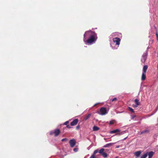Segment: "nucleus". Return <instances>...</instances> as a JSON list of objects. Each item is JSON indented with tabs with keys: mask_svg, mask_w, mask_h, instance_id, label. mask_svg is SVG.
<instances>
[{
	"mask_svg": "<svg viewBox=\"0 0 158 158\" xmlns=\"http://www.w3.org/2000/svg\"><path fill=\"white\" fill-rule=\"evenodd\" d=\"M98 38L97 34L94 32L87 31L84 35V41L86 44H91L94 43Z\"/></svg>",
	"mask_w": 158,
	"mask_h": 158,
	"instance_id": "obj_1",
	"label": "nucleus"
},
{
	"mask_svg": "<svg viewBox=\"0 0 158 158\" xmlns=\"http://www.w3.org/2000/svg\"><path fill=\"white\" fill-rule=\"evenodd\" d=\"M154 154V152L152 151L147 152L142 155L140 158H146L148 156V158H152Z\"/></svg>",
	"mask_w": 158,
	"mask_h": 158,
	"instance_id": "obj_2",
	"label": "nucleus"
},
{
	"mask_svg": "<svg viewBox=\"0 0 158 158\" xmlns=\"http://www.w3.org/2000/svg\"><path fill=\"white\" fill-rule=\"evenodd\" d=\"M100 114L102 115H104L107 114V112L106 109L104 107H101L100 110Z\"/></svg>",
	"mask_w": 158,
	"mask_h": 158,
	"instance_id": "obj_3",
	"label": "nucleus"
},
{
	"mask_svg": "<svg viewBox=\"0 0 158 158\" xmlns=\"http://www.w3.org/2000/svg\"><path fill=\"white\" fill-rule=\"evenodd\" d=\"M105 149L103 148H101L99 151V153L103 157H106L107 156V154L104 152Z\"/></svg>",
	"mask_w": 158,
	"mask_h": 158,
	"instance_id": "obj_4",
	"label": "nucleus"
},
{
	"mask_svg": "<svg viewBox=\"0 0 158 158\" xmlns=\"http://www.w3.org/2000/svg\"><path fill=\"white\" fill-rule=\"evenodd\" d=\"M147 53H144L143 54L141 60V61L143 63L145 62L147 58Z\"/></svg>",
	"mask_w": 158,
	"mask_h": 158,
	"instance_id": "obj_5",
	"label": "nucleus"
},
{
	"mask_svg": "<svg viewBox=\"0 0 158 158\" xmlns=\"http://www.w3.org/2000/svg\"><path fill=\"white\" fill-rule=\"evenodd\" d=\"M120 41L121 39L118 37H115L113 39V41L114 43H115L117 45H119Z\"/></svg>",
	"mask_w": 158,
	"mask_h": 158,
	"instance_id": "obj_6",
	"label": "nucleus"
},
{
	"mask_svg": "<svg viewBox=\"0 0 158 158\" xmlns=\"http://www.w3.org/2000/svg\"><path fill=\"white\" fill-rule=\"evenodd\" d=\"M76 142L75 139H72L70 140V145L72 148L76 144Z\"/></svg>",
	"mask_w": 158,
	"mask_h": 158,
	"instance_id": "obj_7",
	"label": "nucleus"
},
{
	"mask_svg": "<svg viewBox=\"0 0 158 158\" xmlns=\"http://www.w3.org/2000/svg\"><path fill=\"white\" fill-rule=\"evenodd\" d=\"M53 133H54V136H57L60 134V131L59 129H55L54 130Z\"/></svg>",
	"mask_w": 158,
	"mask_h": 158,
	"instance_id": "obj_8",
	"label": "nucleus"
},
{
	"mask_svg": "<svg viewBox=\"0 0 158 158\" xmlns=\"http://www.w3.org/2000/svg\"><path fill=\"white\" fill-rule=\"evenodd\" d=\"M78 122V119H75L71 123L70 125L72 126H75L77 123Z\"/></svg>",
	"mask_w": 158,
	"mask_h": 158,
	"instance_id": "obj_9",
	"label": "nucleus"
},
{
	"mask_svg": "<svg viewBox=\"0 0 158 158\" xmlns=\"http://www.w3.org/2000/svg\"><path fill=\"white\" fill-rule=\"evenodd\" d=\"M142 152L141 151H137L135 152L134 154L136 157H138L140 156Z\"/></svg>",
	"mask_w": 158,
	"mask_h": 158,
	"instance_id": "obj_10",
	"label": "nucleus"
},
{
	"mask_svg": "<svg viewBox=\"0 0 158 158\" xmlns=\"http://www.w3.org/2000/svg\"><path fill=\"white\" fill-rule=\"evenodd\" d=\"M146 73H143L142 74V77H141V80L143 81L145 80L146 78Z\"/></svg>",
	"mask_w": 158,
	"mask_h": 158,
	"instance_id": "obj_11",
	"label": "nucleus"
},
{
	"mask_svg": "<svg viewBox=\"0 0 158 158\" xmlns=\"http://www.w3.org/2000/svg\"><path fill=\"white\" fill-rule=\"evenodd\" d=\"M148 68V66L147 65H144L143 69V73H146Z\"/></svg>",
	"mask_w": 158,
	"mask_h": 158,
	"instance_id": "obj_12",
	"label": "nucleus"
},
{
	"mask_svg": "<svg viewBox=\"0 0 158 158\" xmlns=\"http://www.w3.org/2000/svg\"><path fill=\"white\" fill-rule=\"evenodd\" d=\"M120 130L118 129H116L114 130H113L112 131H111L110 132V134H113V133H115L117 132H120Z\"/></svg>",
	"mask_w": 158,
	"mask_h": 158,
	"instance_id": "obj_13",
	"label": "nucleus"
},
{
	"mask_svg": "<svg viewBox=\"0 0 158 158\" xmlns=\"http://www.w3.org/2000/svg\"><path fill=\"white\" fill-rule=\"evenodd\" d=\"M99 129V128L98 127L94 126L93 127V131H96L98 130Z\"/></svg>",
	"mask_w": 158,
	"mask_h": 158,
	"instance_id": "obj_14",
	"label": "nucleus"
},
{
	"mask_svg": "<svg viewBox=\"0 0 158 158\" xmlns=\"http://www.w3.org/2000/svg\"><path fill=\"white\" fill-rule=\"evenodd\" d=\"M149 132V130H145L141 132L140 134H142L145 133H148Z\"/></svg>",
	"mask_w": 158,
	"mask_h": 158,
	"instance_id": "obj_15",
	"label": "nucleus"
},
{
	"mask_svg": "<svg viewBox=\"0 0 158 158\" xmlns=\"http://www.w3.org/2000/svg\"><path fill=\"white\" fill-rule=\"evenodd\" d=\"M91 114H89L86 116L84 117V120H87L88 119H89L90 118V117L91 116Z\"/></svg>",
	"mask_w": 158,
	"mask_h": 158,
	"instance_id": "obj_16",
	"label": "nucleus"
},
{
	"mask_svg": "<svg viewBox=\"0 0 158 158\" xmlns=\"http://www.w3.org/2000/svg\"><path fill=\"white\" fill-rule=\"evenodd\" d=\"M127 132V131H123L119 133H117L115 135H121L123 134H124L126 133Z\"/></svg>",
	"mask_w": 158,
	"mask_h": 158,
	"instance_id": "obj_17",
	"label": "nucleus"
},
{
	"mask_svg": "<svg viewBox=\"0 0 158 158\" xmlns=\"http://www.w3.org/2000/svg\"><path fill=\"white\" fill-rule=\"evenodd\" d=\"M113 143H109L106 144L103 147L104 148H106L108 147L109 146H111Z\"/></svg>",
	"mask_w": 158,
	"mask_h": 158,
	"instance_id": "obj_18",
	"label": "nucleus"
},
{
	"mask_svg": "<svg viewBox=\"0 0 158 158\" xmlns=\"http://www.w3.org/2000/svg\"><path fill=\"white\" fill-rule=\"evenodd\" d=\"M135 103L136 104L137 106H138L140 104V102H139V100L138 99H136L135 100Z\"/></svg>",
	"mask_w": 158,
	"mask_h": 158,
	"instance_id": "obj_19",
	"label": "nucleus"
},
{
	"mask_svg": "<svg viewBox=\"0 0 158 158\" xmlns=\"http://www.w3.org/2000/svg\"><path fill=\"white\" fill-rule=\"evenodd\" d=\"M128 110H129L131 112H132L133 113H134V111L133 109H132V108H131L130 107H128Z\"/></svg>",
	"mask_w": 158,
	"mask_h": 158,
	"instance_id": "obj_20",
	"label": "nucleus"
},
{
	"mask_svg": "<svg viewBox=\"0 0 158 158\" xmlns=\"http://www.w3.org/2000/svg\"><path fill=\"white\" fill-rule=\"evenodd\" d=\"M98 152H99L98 150H96L94 151L93 154H94V155H95Z\"/></svg>",
	"mask_w": 158,
	"mask_h": 158,
	"instance_id": "obj_21",
	"label": "nucleus"
},
{
	"mask_svg": "<svg viewBox=\"0 0 158 158\" xmlns=\"http://www.w3.org/2000/svg\"><path fill=\"white\" fill-rule=\"evenodd\" d=\"M78 148H75L73 149V151L74 152H77L78 151Z\"/></svg>",
	"mask_w": 158,
	"mask_h": 158,
	"instance_id": "obj_22",
	"label": "nucleus"
},
{
	"mask_svg": "<svg viewBox=\"0 0 158 158\" xmlns=\"http://www.w3.org/2000/svg\"><path fill=\"white\" fill-rule=\"evenodd\" d=\"M114 121L112 120V121H110V122L109 123V124L110 125H112L113 124H114Z\"/></svg>",
	"mask_w": 158,
	"mask_h": 158,
	"instance_id": "obj_23",
	"label": "nucleus"
},
{
	"mask_svg": "<svg viewBox=\"0 0 158 158\" xmlns=\"http://www.w3.org/2000/svg\"><path fill=\"white\" fill-rule=\"evenodd\" d=\"M117 99V98H114L113 99H111V101L112 102H114V101H116Z\"/></svg>",
	"mask_w": 158,
	"mask_h": 158,
	"instance_id": "obj_24",
	"label": "nucleus"
},
{
	"mask_svg": "<svg viewBox=\"0 0 158 158\" xmlns=\"http://www.w3.org/2000/svg\"><path fill=\"white\" fill-rule=\"evenodd\" d=\"M95 155H94L93 153V155L91 156L90 158H96Z\"/></svg>",
	"mask_w": 158,
	"mask_h": 158,
	"instance_id": "obj_25",
	"label": "nucleus"
},
{
	"mask_svg": "<svg viewBox=\"0 0 158 158\" xmlns=\"http://www.w3.org/2000/svg\"><path fill=\"white\" fill-rule=\"evenodd\" d=\"M54 131H51L50 133V135H52L53 134L54 135V133H53Z\"/></svg>",
	"mask_w": 158,
	"mask_h": 158,
	"instance_id": "obj_26",
	"label": "nucleus"
},
{
	"mask_svg": "<svg viewBox=\"0 0 158 158\" xmlns=\"http://www.w3.org/2000/svg\"><path fill=\"white\" fill-rule=\"evenodd\" d=\"M69 123V121H67L66 122H65L64 123V125H67Z\"/></svg>",
	"mask_w": 158,
	"mask_h": 158,
	"instance_id": "obj_27",
	"label": "nucleus"
},
{
	"mask_svg": "<svg viewBox=\"0 0 158 158\" xmlns=\"http://www.w3.org/2000/svg\"><path fill=\"white\" fill-rule=\"evenodd\" d=\"M80 126L79 125H77L76 127V129L77 130H78L79 128H80Z\"/></svg>",
	"mask_w": 158,
	"mask_h": 158,
	"instance_id": "obj_28",
	"label": "nucleus"
},
{
	"mask_svg": "<svg viewBox=\"0 0 158 158\" xmlns=\"http://www.w3.org/2000/svg\"><path fill=\"white\" fill-rule=\"evenodd\" d=\"M156 34L157 37V40H158V34L157 32H156Z\"/></svg>",
	"mask_w": 158,
	"mask_h": 158,
	"instance_id": "obj_29",
	"label": "nucleus"
},
{
	"mask_svg": "<svg viewBox=\"0 0 158 158\" xmlns=\"http://www.w3.org/2000/svg\"><path fill=\"white\" fill-rule=\"evenodd\" d=\"M137 106V105H133V107H137V106Z\"/></svg>",
	"mask_w": 158,
	"mask_h": 158,
	"instance_id": "obj_30",
	"label": "nucleus"
},
{
	"mask_svg": "<svg viewBox=\"0 0 158 158\" xmlns=\"http://www.w3.org/2000/svg\"><path fill=\"white\" fill-rule=\"evenodd\" d=\"M66 140V139H63L62 140V141H64Z\"/></svg>",
	"mask_w": 158,
	"mask_h": 158,
	"instance_id": "obj_31",
	"label": "nucleus"
},
{
	"mask_svg": "<svg viewBox=\"0 0 158 158\" xmlns=\"http://www.w3.org/2000/svg\"><path fill=\"white\" fill-rule=\"evenodd\" d=\"M127 137H126L125 138H124L123 139H124V140H125V139H127Z\"/></svg>",
	"mask_w": 158,
	"mask_h": 158,
	"instance_id": "obj_32",
	"label": "nucleus"
},
{
	"mask_svg": "<svg viewBox=\"0 0 158 158\" xmlns=\"http://www.w3.org/2000/svg\"><path fill=\"white\" fill-rule=\"evenodd\" d=\"M67 127H68V128H69V125H67Z\"/></svg>",
	"mask_w": 158,
	"mask_h": 158,
	"instance_id": "obj_33",
	"label": "nucleus"
},
{
	"mask_svg": "<svg viewBox=\"0 0 158 158\" xmlns=\"http://www.w3.org/2000/svg\"><path fill=\"white\" fill-rule=\"evenodd\" d=\"M97 104H95L94 105V106H95Z\"/></svg>",
	"mask_w": 158,
	"mask_h": 158,
	"instance_id": "obj_34",
	"label": "nucleus"
},
{
	"mask_svg": "<svg viewBox=\"0 0 158 158\" xmlns=\"http://www.w3.org/2000/svg\"><path fill=\"white\" fill-rule=\"evenodd\" d=\"M118 158V157H116V158Z\"/></svg>",
	"mask_w": 158,
	"mask_h": 158,
	"instance_id": "obj_35",
	"label": "nucleus"
}]
</instances>
